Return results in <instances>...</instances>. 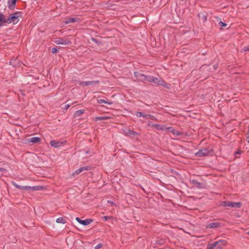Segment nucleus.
Segmentation results:
<instances>
[{
  "instance_id": "nucleus-1",
  "label": "nucleus",
  "mask_w": 249,
  "mask_h": 249,
  "mask_svg": "<svg viewBox=\"0 0 249 249\" xmlns=\"http://www.w3.org/2000/svg\"><path fill=\"white\" fill-rule=\"evenodd\" d=\"M20 15V13L16 12L15 13L9 15L7 19V24L13 23L17 24L19 20V17Z\"/></svg>"
},
{
  "instance_id": "nucleus-2",
  "label": "nucleus",
  "mask_w": 249,
  "mask_h": 249,
  "mask_svg": "<svg viewBox=\"0 0 249 249\" xmlns=\"http://www.w3.org/2000/svg\"><path fill=\"white\" fill-rule=\"evenodd\" d=\"M221 205L224 207H230L232 208H240L242 204L241 202L225 201L221 203Z\"/></svg>"
},
{
  "instance_id": "nucleus-3",
  "label": "nucleus",
  "mask_w": 249,
  "mask_h": 249,
  "mask_svg": "<svg viewBox=\"0 0 249 249\" xmlns=\"http://www.w3.org/2000/svg\"><path fill=\"white\" fill-rule=\"evenodd\" d=\"M133 114L138 118H142L143 119H153L154 117L150 114L140 111L134 112Z\"/></svg>"
},
{
  "instance_id": "nucleus-4",
  "label": "nucleus",
  "mask_w": 249,
  "mask_h": 249,
  "mask_svg": "<svg viewBox=\"0 0 249 249\" xmlns=\"http://www.w3.org/2000/svg\"><path fill=\"white\" fill-rule=\"evenodd\" d=\"M55 43L58 45H69L71 43V41L67 38H59L57 40H56Z\"/></svg>"
},
{
  "instance_id": "nucleus-5",
  "label": "nucleus",
  "mask_w": 249,
  "mask_h": 249,
  "mask_svg": "<svg viewBox=\"0 0 249 249\" xmlns=\"http://www.w3.org/2000/svg\"><path fill=\"white\" fill-rule=\"evenodd\" d=\"M153 83L158 85L163 86L166 88H169L168 84L166 83L164 81H163L161 78H160L154 77Z\"/></svg>"
},
{
  "instance_id": "nucleus-6",
  "label": "nucleus",
  "mask_w": 249,
  "mask_h": 249,
  "mask_svg": "<svg viewBox=\"0 0 249 249\" xmlns=\"http://www.w3.org/2000/svg\"><path fill=\"white\" fill-rule=\"evenodd\" d=\"M76 220L80 224L83 225L84 226H87L90 224L92 222V219H86L85 220H81L79 217L76 218Z\"/></svg>"
},
{
  "instance_id": "nucleus-7",
  "label": "nucleus",
  "mask_w": 249,
  "mask_h": 249,
  "mask_svg": "<svg viewBox=\"0 0 249 249\" xmlns=\"http://www.w3.org/2000/svg\"><path fill=\"white\" fill-rule=\"evenodd\" d=\"M91 168V167L89 166L81 167L77 169V170H76L73 173H72V175L74 176L75 175H78L83 171L90 170Z\"/></svg>"
},
{
  "instance_id": "nucleus-8",
  "label": "nucleus",
  "mask_w": 249,
  "mask_h": 249,
  "mask_svg": "<svg viewBox=\"0 0 249 249\" xmlns=\"http://www.w3.org/2000/svg\"><path fill=\"white\" fill-rule=\"evenodd\" d=\"M123 131L124 134L129 136L134 137L137 135V132H134V131L127 128L124 129Z\"/></svg>"
},
{
  "instance_id": "nucleus-9",
  "label": "nucleus",
  "mask_w": 249,
  "mask_h": 249,
  "mask_svg": "<svg viewBox=\"0 0 249 249\" xmlns=\"http://www.w3.org/2000/svg\"><path fill=\"white\" fill-rule=\"evenodd\" d=\"M209 152V150L207 149H203L199 150L195 155L197 157H201L208 155Z\"/></svg>"
},
{
  "instance_id": "nucleus-10",
  "label": "nucleus",
  "mask_w": 249,
  "mask_h": 249,
  "mask_svg": "<svg viewBox=\"0 0 249 249\" xmlns=\"http://www.w3.org/2000/svg\"><path fill=\"white\" fill-rule=\"evenodd\" d=\"M64 143V142H61V141H56L54 140H52L50 142V145L55 148L59 147L61 146Z\"/></svg>"
},
{
  "instance_id": "nucleus-11",
  "label": "nucleus",
  "mask_w": 249,
  "mask_h": 249,
  "mask_svg": "<svg viewBox=\"0 0 249 249\" xmlns=\"http://www.w3.org/2000/svg\"><path fill=\"white\" fill-rule=\"evenodd\" d=\"M135 76L138 80L144 82L146 81V76L144 74L139 73H135Z\"/></svg>"
},
{
  "instance_id": "nucleus-12",
  "label": "nucleus",
  "mask_w": 249,
  "mask_h": 249,
  "mask_svg": "<svg viewBox=\"0 0 249 249\" xmlns=\"http://www.w3.org/2000/svg\"><path fill=\"white\" fill-rule=\"evenodd\" d=\"M219 243H225V242L224 241L222 240H219L216 242H215L213 244H209L207 246V249H213L214 247H216L218 245V244Z\"/></svg>"
},
{
  "instance_id": "nucleus-13",
  "label": "nucleus",
  "mask_w": 249,
  "mask_h": 249,
  "mask_svg": "<svg viewBox=\"0 0 249 249\" xmlns=\"http://www.w3.org/2000/svg\"><path fill=\"white\" fill-rule=\"evenodd\" d=\"M190 182L198 189H202L204 188L202 184L200 182H198L196 180L193 179L191 180Z\"/></svg>"
},
{
  "instance_id": "nucleus-14",
  "label": "nucleus",
  "mask_w": 249,
  "mask_h": 249,
  "mask_svg": "<svg viewBox=\"0 0 249 249\" xmlns=\"http://www.w3.org/2000/svg\"><path fill=\"white\" fill-rule=\"evenodd\" d=\"M38 186H33V187H30V186H20L19 187V189L21 190H37L38 189Z\"/></svg>"
},
{
  "instance_id": "nucleus-15",
  "label": "nucleus",
  "mask_w": 249,
  "mask_h": 249,
  "mask_svg": "<svg viewBox=\"0 0 249 249\" xmlns=\"http://www.w3.org/2000/svg\"><path fill=\"white\" fill-rule=\"evenodd\" d=\"M167 129V131L171 132L174 135L179 136L181 134V133L180 132L175 130L172 127H169Z\"/></svg>"
},
{
  "instance_id": "nucleus-16",
  "label": "nucleus",
  "mask_w": 249,
  "mask_h": 249,
  "mask_svg": "<svg viewBox=\"0 0 249 249\" xmlns=\"http://www.w3.org/2000/svg\"><path fill=\"white\" fill-rule=\"evenodd\" d=\"M7 24V19L3 15L0 14V26H3Z\"/></svg>"
},
{
  "instance_id": "nucleus-17",
  "label": "nucleus",
  "mask_w": 249,
  "mask_h": 249,
  "mask_svg": "<svg viewBox=\"0 0 249 249\" xmlns=\"http://www.w3.org/2000/svg\"><path fill=\"white\" fill-rule=\"evenodd\" d=\"M16 3V0H9L8 1V7L10 9H13L15 8V7Z\"/></svg>"
},
{
  "instance_id": "nucleus-18",
  "label": "nucleus",
  "mask_w": 249,
  "mask_h": 249,
  "mask_svg": "<svg viewBox=\"0 0 249 249\" xmlns=\"http://www.w3.org/2000/svg\"><path fill=\"white\" fill-rule=\"evenodd\" d=\"M28 141L34 143H36L40 141V138L38 137H32L29 139Z\"/></svg>"
},
{
  "instance_id": "nucleus-19",
  "label": "nucleus",
  "mask_w": 249,
  "mask_h": 249,
  "mask_svg": "<svg viewBox=\"0 0 249 249\" xmlns=\"http://www.w3.org/2000/svg\"><path fill=\"white\" fill-rule=\"evenodd\" d=\"M219 225V224L217 222H212L209 223L207 226V227L209 228H216L218 227Z\"/></svg>"
},
{
  "instance_id": "nucleus-20",
  "label": "nucleus",
  "mask_w": 249,
  "mask_h": 249,
  "mask_svg": "<svg viewBox=\"0 0 249 249\" xmlns=\"http://www.w3.org/2000/svg\"><path fill=\"white\" fill-rule=\"evenodd\" d=\"M154 128L157 130H161L166 131L167 130V128L166 127V125H153Z\"/></svg>"
},
{
  "instance_id": "nucleus-21",
  "label": "nucleus",
  "mask_w": 249,
  "mask_h": 249,
  "mask_svg": "<svg viewBox=\"0 0 249 249\" xmlns=\"http://www.w3.org/2000/svg\"><path fill=\"white\" fill-rule=\"evenodd\" d=\"M97 103L98 104L105 103L108 105H111L112 104V102H109L108 100H106L104 99H98Z\"/></svg>"
},
{
  "instance_id": "nucleus-22",
  "label": "nucleus",
  "mask_w": 249,
  "mask_h": 249,
  "mask_svg": "<svg viewBox=\"0 0 249 249\" xmlns=\"http://www.w3.org/2000/svg\"><path fill=\"white\" fill-rule=\"evenodd\" d=\"M84 112H85L84 109H80V110H77L74 113V116L75 117L80 116L82 114H83Z\"/></svg>"
},
{
  "instance_id": "nucleus-23",
  "label": "nucleus",
  "mask_w": 249,
  "mask_h": 249,
  "mask_svg": "<svg viewBox=\"0 0 249 249\" xmlns=\"http://www.w3.org/2000/svg\"><path fill=\"white\" fill-rule=\"evenodd\" d=\"M96 82L94 81H84L82 82L80 84L82 86H88L95 83Z\"/></svg>"
},
{
  "instance_id": "nucleus-24",
  "label": "nucleus",
  "mask_w": 249,
  "mask_h": 249,
  "mask_svg": "<svg viewBox=\"0 0 249 249\" xmlns=\"http://www.w3.org/2000/svg\"><path fill=\"white\" fill-rule=\"evenodd\" d=\"M222 241H224L225 243H219L218 245L217 246V249H222L224 246H225L227 244V241L224 240H221Z\"/></svg>"
},
{
  "instance_id": "nucleus-25",
  "label": "nucleus",
  "mask_w": 249,
  "mask_h": 249,
  "mask_svg": "<svg viewBox=\"0 0 249 249\" xmlns=\"http://www.w3.org/2000/svg\"><path fill=\"white\" fill-rule=\"evenodd\" d=\"M75 20H76L75 18H70L68 19L67 20H66L65 21V24H69L70 23H72V22L75 21Z\"/></svg>"
},
{
  "instance_id": "nucleus-26",
  "label": "nucleus",
  "mask_w": 249,
  "mask_h": 249,
  "mask_svg": "<svg viewBox=\"0 0 249 249\" xmlns=\"http://www.w3.org/2000/svg\"><path fill=\"white\" fill-rule=\"evenodd\" d=\"M56 222L58 223H62V224H65L66 222L64 220V219H63V218H62V217L58 218L56 219Z\"/></svg>"
},
{
  "instance_id": "nucleus-27",
  "label": "nucleus",
  "mask_w": 249,
  "mask_h": 249,
  "mask_svg": "<svg viewBox=\"0 0 249 249\" xmlns=\"http://www.w3.org/2000/svg\"><path fill=\"white\" fill-rule=\"evenodd\" d=\"M154 77L152 76H146V81L149 82H153L154 81Z\"/></svg>"
},
{
  "instance_id": "nucleus-28",
  "label": "nucleus",
  "mask_w": 249,
  "mask_h": 249,
  "mask_svg": "<svg viewBox=\"0 0 249 249\" xmlns=\"http://www.w3.org/2000/svg\"><path fill=\"white\" fill-rule=\"evenodd\" d=\"M108 118L106 117H96L95 118V121H98V120H105L107 119Z\"/></svg>"
},
{
  "instance_id": "nucleus-29",
  "label": "nucleus",
  "mask_w": 249,
  "mask_h": 249,
  "mask_svg": "<svg viewBox=\"0 0 249 249\" xmlns=\"http://www.w3.org/2000/svg\"><path fill=\"white\" fill-rule=\"evenodd\" d=\"M111 216H104L102 217V219L103 220H104L105 221H107V219L111 218Z\"/></svg>"
},
{
  "instance_id": "nucleus-30",
  "label": "nucleus",
  "mask_w": 249,
  "mask_h": 249,
  "mask_svg": "<svg viewBox=\"0 0 249 249\" xmlns=\"http://www.w3.org/2000/svg\"><path fill=\"white\" fill-rule=\"evenodd\" d=\"M219 26H221V27H225L226 26L227 24L222 21H220L219 22Z\"/></svg>"
},
{
  "instance_id": "nucleus-31",
  "label": "nucleus",
  "mask_w": 249,
  "mask_h": 249,
  "mask_svg": "<svg viewBox=\"0 0 249 249\" xmlns=\"http://www.w3.org/2000/svg\"><path fill=\"white\" fill-rule=\"evenodd\" d=\"M102 247V245L101 244H98L97 245H96L95 247V249H99L101 248Z\"/></svg>"
},
{
  "instance_id": "nucleus-32",
  "label": "nucleus",
  "mask_w": 249,
  "mask_h": 249,
  "mask_svg": "<svg viewBox=\"0 0 249 249\" xmlns=\"http://www.w3.org/2000/svg\"><path fill=\"white\" fill-rule=\"evenodd\" d=\"M57 52V49L56 48H53L52 49V52L53 53H56Z\"/></svg>"
},
{
  "instance_id": "nucleus-33",
  "label": "nucleus",
  "mask_w": 249,
  "mask_h": 249,
  "mask_svg": "<svg viewBox=\"0 0 249 249\" xmlns=\"http://www.w3.org/2000/svg\"><path fill=\"white\" fill-rule=\"evenodd\" d=\"M244 51H249V46L245 47L243 49Z\"/></svg>"
},
{
  "instance_id": "nucleus-34",
  "label": "nucleus",
  "mask_w": 249,
  "mask_h": 249,
  "mask_svg": "<svg viewBox=\"0 0 249 249\" xmlns=\"http://www.w3.org/2000/svg\"><path fill=\"white\" fill-rule=\"evenodd\" d=\"M13 185L16 187L17 188H18V189H19V187H20V185L17 184V183H13Z\"/></svg>"
},
{
  "instance_id": "nucleus-35",
  "label": "nucleus",
  "mask_w": 249,
  "mask_h": 249,
  "mask_svg": "<svg viewBox=\"0 0 249 249\" xmlns=\"http://www.w3.org/2000/svg\"><path fill=\"white\" fill-rule=\"evenodd\" d=\"M0 172H2L4 174L6 172V170L4 168H0Z\"/></svg>"
},
{
  "instance_id": "nucleus-36",
  "label": "nucleus",
  "mask_w": 249,
  "mask_h": 249,
  "mask_svg": "<svg viewBox=\"0 0 249 249\" xmlns=\"http://www.w3.org/2000/svg\"><path fill=\"white\" fill-rule=\"evenodd\" d=\"M202 19L204 21H205L207 20V17L205 15H203L202 16Z\"/></svg>"
},
{
  "instance_id": "nucleus-37",
  "label": "nucleus",
  "mask_w": 249,
  "mask_h": 249,
  "mask_svg": "<svg viewBox=\"0 0 249 249\" xmlns=\"http://www.w3.org/2000/svg\"><path fill=\"white\" fill-rule=\"evenodd\" d=\"M107 203H110V204H114L113 202H112V201H111V200H108V201H107Z\"/></svg>"
},
{
  "instance_id": "nucleus-38",
  "label": "nucleus",
  "mask_w": 249,
  "mask_h": 249,
  "mask_svg": "<svg viewBox=\"0 0 249 249\" xmlns=\"http://www.w3.org/2000/svg\"><path fill=\"white\" fill-rule=\"evenodd\" d=\"M70 106L69 105H67L66 106V108L67 109Z\"/></svg>"
},
{
  "instance_id": "nucleus-39",
  "label": "nucleus",
  "mask_w": 249,
  "mask_h": 249,
  "mask_svg": "<svg viewBox=\"0 0 249 249\" xmlns=\"http://www.w3.org/2000/svg\"><path fill=\"white\" fill-rule=\"evenodd\" d=\"M92 40L94 41V42H96V40L95 39L93 38Z\"/></svg>"
},
{
  "instance_id": "nucleus-40",
  "label": "nucleus",
  "mask_w": 249,
  "mask_h": 249,
  "mask_svg": "<svg viewBox=\"0 0 249 249\" xmlns=\"http://www.w3.org/2000/svg\"><path fill=\"white\" fill-rule=\"evenodd\" d=\"M214 69L215 70V69H216L217 67H216V66L214 65Z\"/></svg>"
},
{
  "instance_id": "nucleus-41",
  "label": "nucleus",
  "mask_w": 249,
  "mask_h": 249,
  "mask_svg": "<svg viewBox=\"0 0 249 249\" xmlns=\"http://www.w3.org/2000/svg\"><path fill=\"white\" fill-rule=\"evenodd\" d=\"M248 234H249V231L247 232Z\"/></svg>"
}]
</instances>
